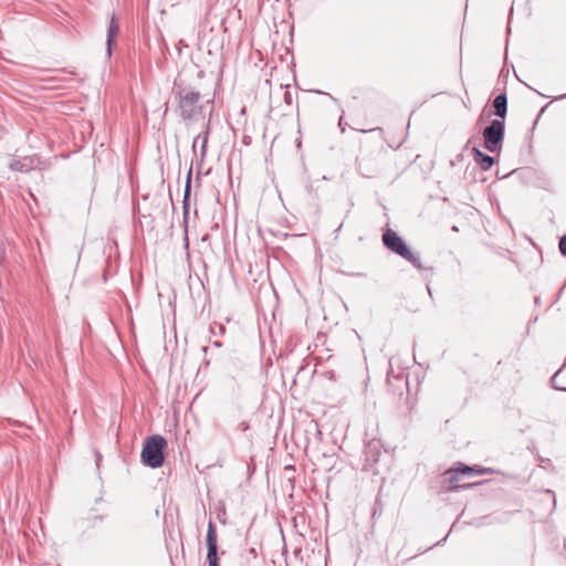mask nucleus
<instances>
[{"mask_svg":"<svg viewBox=\"0 0 566 566\" xmlns=\"http://www.w3.org/2000/svg\"><path fill=\"white\" fill-rule=\"evenodd\" d=\"M167 447V440L163 436L154 434L148 437L140 453L142 462L151 469L160 468L165 461Z\"/></svg>","mask_w":566,"mask_h":566,"instance_id":"f257e3e1","label":"nucleus"},{"mask_svg":"<svg viewBox=\"0 0 566 566\" xmlns=\"http://www.w3.org/2000/svg\"><path fill=\"white\" fill-rule=\"evenodd\" d=\"M178 112L185 122H191L202 109L200 93L190 87L179 88L177 92Z\"/></svg>","mask_w":566,"mask_h":566,"instance_id":"f03ea898","label":"nucleus"},{"mask_svg":"<svg viewBox=\"0 0 566 566\" xmlns=\"http://www.w3.org/2000/svg\"><path fill=\"white\" fill-rule=\"evenodd\" d=\"M382 242L388 250L409 261L416 269H422L420 258L409 250L402 238L399 237L394 230L387 229L384 232Z\"/></svg>","mask_w":566,"mask_h":566,"instance_id":"7ed1b4c3","label":"nucleus"},{"mask_svg":"<svg viewBox=\"0 0 566 566\" xmlns=\"http://www.w3.org/2000/svg\"><path fill=\"white\" fill-rule=\"evenodd\" d=\"M505 134V125L501 119H493L482 130L484 147L490 153H499L502 148Z\"/></svg>","mask_w":566,"mask_h":566,"instance_id":"20e7f679","label":"nucleus"},{"mask_svg":"<svg viewBox=\"0 0 566 566\" xmlns=\"http://www.w3.org/2000/svg\"><path fill=\"white\" fill-rule=\"evenodd\" d=\"M491 472H493V470L490 468H481L479 465L471 467V465H467L463 463H458V465L455 468H451V469L447 470L444 472V476H446L447 481L452 485L451 490L457 491L462 488L460 485H457L460 474L470 475V474H484V473H491ZM473 485L474 484H468L464 488H471Z\"/></svg>","mask_w":566,"mask_h":566,"instance_id":"39448f33","label":"nucleus"},{"mask_svg":"<svg viewBox=\"0 0 566 566\" xmlns=\"http://www.w3.org/2000/svg\"><path fill=\"white\" fill-rule=\"evenodd\" d=\"M207 560L209 566H219L218 538L214 523L209 521L207 530Z\"/></svg>","mask_w":566,"mask_h":566,"instance_id":"423d86ee","label":"nucleus"},{"mask_svg":"<svg viewBox=\"0 0 566 566\" xmlns=\"http://www.w3.org/2000/svg\"><path fill=\"white\" fill-rule=\"evenodd\" d=\"M365 463L364 470L371 471L374 473H378L375 465L377 464L380 455H381V446L379 441L373 440L366 443L365 450Z\"/></svg>","mask_w":566,"mask_h":566,"instance_id":"0eeeda50","label":"nucleus"},{"mask_svg":"<svg viewBox=\"0 0 566 566\" xmlns=\"http://www.w3.org/2000/svg\"><path fill=\"white\" fill-rule=\"evenodd\" d=\"M191 169L188 171L185 191H184V200H182V210H184V226L185 233L187 234V224L189 217V202H190V192H191ZM186 245H188V237H185Z\"/></svg>","mask_w":566,"mask_h":566,"instance_id":"6e6552de","label":"nucleus"},{"mask_svg":"<svg viewBox=\"0 0 566 566\" xmlns=\"http://www.w3.org/2000/svg\"><path fill=\"white\" fill-rule=\"evenodd\" d=\"M118 31H119L118 22H117L115 15H112L109 24L107 27V32H106V55H107V57L112 56L115 38L118 34Z\"/></svg>","mask_w":566,"mask_h":566,"instance_id":"1a4fd4ad","label":"nucleus"},{"mask_svg":"<svg viewBox=\"0 0 566 566\" xmlns=\"http://www.w3.org/2000/svg\"><path fill=\"white\" fill-rule=\"evenodd\" d=\"M492 107H493V112L490 113L489 116L494 114L501 120H503L507 114V96H506V94L501 93V94L496 95L492 102Z\"/></svg>","mask_w":566,"mask_h":566,"instance_id":"9d476101","label":"nucleus"},{"mask_svg":"<svg viewBox=\"0 0 566 566\" xmlns=\"http://www.w3.org/2000/svg\"><path fill=\"white\" fill-rule=\"evenodd\" d=\"M9 168L13 171L29 172L34 168V160L30 157L14 158L10 161Z\"/></svg>","mask_w":566,"mask_h":566,"instance_id":"9b49d317","label":"nucleus"},{"mask_svg":"<svg viewBox=\"0 0 566 566\" xmlns=\"http://www.w3.org/2000/svg\"><path fill=\"white\" fill-rule=\"evenodd\" d=\"M472 153L475 163L482 170L486 171L494 165V158L488 154H484L478 147H474Z\"/></svg>","mask_w":566,"mask_h":566,"instance_id":"f8f14e48","label":"nucleus"},{"mask_svg":"<svg viewBox=\"0 0 566 566\" xmlns=\"http://www.w3.org/2000/svg\"><path fill=\"white\" fill-rule=\"evenodd\" d=\"M208 137H209V126L207 125V128L203 134L198 135L192 144V147L196 148L197 143L201 140V156L203 157L207 151V144H208Z\"/></svg>","mask_w":566,"mask_h":566,"instance_id":"ddd939ff","label":"nucleus"},{"mask_svg":"<svg viewBox=\"0 0 566 566\" xmlns=\"http://www.w3.org/2000/svg\"><path fill=\"white\" fill-rule=\"evenodd\" d=\"M543 495L546 496L551 501V504H552L551 510L553 511L556 506V499H555L554 493L549 490H546L543 492Z\"/></svg>","mask_w":566,"mask_h":566,"instance_id":"4468645a","label":"nucleus"},{"mask_svg":"<svg viewBox=\"0 0 566 566\" xmlns=\"http://www.w3.org/2000/svg\"><path fill=\"white\" fill-rule=\"evenodd\" d=\"M559 374H560V369L552 377V385L555 389L566 391V387L559 386L557 382Z\"/></svg>","mask_w":566,"mask_h":566,"instance_id":"2eb2a0df","label":"nucleus"},{"mask_svg":"<svg viewBox=\"0 0 566 566\" xmlns=\"http://www.w3.org/2000/svg\"><path fill=\"white\" fill-rule=\"evenodd\" d=\"M559 251L563 255L566 256V234L563 235L559 240Z\"/></svg>","mask_w":566,"mask_h":566,"instance_id":"dca6fc26","label":"nucleus"},{"mask_svg":"<svg viewBox=\"0 0 566 566\" xmlns=\"http://www.w3.org/2000/svg\"><path fill=\"white\" fill-rule=\"evenodd\" d=\"M239 429L242 430V431H245L249 429V423L247 421H242L240 424H239Z\"/></svg>","mask_w":566,"mask_h":566,"instance_id":"f3484780","label":"nucleus"},{"mask_svg":"<svg viewBox=\"0 0 566 566\" xmlns=\"http://www.w3.org/2000/svg\"><path fill=\"white\" fill-rule=\"evenodd\" d=\"M250 553H251V554H253L254 556H256V551H255V548H253V547H252V548L250 549Z\"/></svg>","mask_w":566,"mask_h":566,"instance_id":"a211bd4d","label":"nucleus"},{"mask_svg":"<svg viewBox=\"0 0 566 566\" xmlns=\"http://www.w3.org/2000/svg\"><path fill=\"white\" fill-rule=\"evenodd\" d=\"M518 82H522V84H525V86L531 87L528 83H525V81H522V78H518Z\"/></svg>","mask_w":566,"mask_h":566,"instance_id":"6ab92c4d","label":"nucleus"},{"mask_svg":"<svg viewBox=\"0 0 566 566\" xmlns=\"http://www.w3.org/2000/svg\"><path fill=\"white\" fill-rule=\"evenodd\" d=\"M518 82H522V84H525V86L531 87L528 83H525V81H522V78H518Z\"/></svg>","mask_w":566,"mask_h":566,"instance_id":"aec40b11","label":"nucleus"},{"mask_svg":"<svg viewBox=\"0 0 566 566\" xmlns=\"http://www.w3.org/2000/svg\"><path fill=\"white\" fill-rule=\"evenodd\" d=\"M518 82H522V84H525V86L531 87L528 83H525V81H522V78H518Z\"/></svg>","mask_w":566,"mask_h":566,"instance_id":"412c9836","label":"nucleus"},{"mask_svg":"<svg viewBox=\"0 0 566 566\" xmlns=\"http://www.w3.org/2000/svg\"><path fill=\"white\" fill-rule=\"evenodd\" d=\"M216 346H221L220 342H214Z\"/></svg>","mask_w":566,"mask_h":566,"instance_id":"4be33fe9","label":"nucleus"},{"mask_svg":"<svg viewBox=\"0 0 566 566\" xmlns=\"http://www.w3.org/2000/svg\"><path fill=\"white\" fill-rule=\"evenodd\" d=\"M374 129H369L368 132H373ZM363 133H366L367 130L366 129H363L361 130Z\"/></svg>","mask_w":566,"mask_h":566,"instance_id":"5701e85b","label":"nucleus"}]
</instances>
